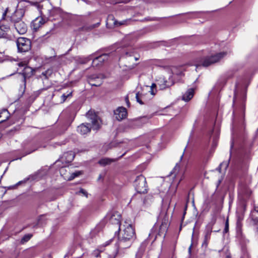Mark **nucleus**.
Wrapping results in <instances>:
<instances>
[{
    "label": "nucleus",
    "mask_w": 258,
    "mask_h": 258,
    "mask_svg": "<svg viewBox=\"0 0 258 258\" xmlns=\"http://www.w3.org/2000/svg\"><path fill=\"white\" fill-rule=\"evenodd\" d=\"M86 116L90 121V123H82L78 126L77 131L82 135L89 133L91 129L98 130L101 126L102 121L99 117L92 111H89Z\"/></svg>",
    "instance_id": "nucleus-1"
},
{
    "label": "nucleus",
    "mask_w": 258,
    "mask_h": 258,
    "mask_svg": "<svg viewBox=\"0 0 258 258\" xmlns=\"http://www.w3.org/2000/svg\"><path fill=\"white\" fill-rule=\"evenodd\" d=\"M24 14V11L20 9L17 10L12 17V21L14 23L15 28L19 34H24L27 31L26 24L21 21Z\"/></svg>",
    "instance_id": "nucleus-2"
},
{
    "label": "nucleus",
    "mask_w": 258,
    "mask_h": 258,
    "mask_svg": "<svg viewBox=\"0 0 258 258\" xmlns=\"http://www.w3.org/2000/svg\"><path fill=\"white\" fill-rule=\"evenodd\" d=\"M226 52H220L214 55L209 56L201 59L198 63L196 64L197 67L199 66L208 67L214 63L219 61L222 58L226 55Z\"/></svg>",
    "instance_id": "nucleus-3"
},
{
    "label": "nucleus",
    "mask_w": 258,
    "mask_h": 258,
    "mask_svg": "<svg viewBox=\"0 0 258 258\" xmlns=\"http://www.w3.org/2000/svg\"><path fill=\"white\" fill-rule=\"evenodd\" d=\"M17 46L19 52H26L30 50L31 42L28 38L20 37L17 40Z\"/></svg>",
    "instance_id": "nucleus-4"
},
{
    "label": "nucleus",
    "mask_w": 258,
    "mask_h": 258,
    "mask_svg": "<svg viewBox=\"0 0 258 258\" xmlns=\"http://www.w3.org/2000/svg\"><path fill=\"white\" fill-rule=\"evenodd\" d=\"M135 186L138 192L145 193L147 190V185L146 178L142 175L137 177L135 181Z\"/></svg>",
    "instance_id": "nucleus-5"
},
{
    "label": "nucleus",
    "mask_w": 258,
    "mask_h": 258,
    "mask_svg": "<svg viewBox=\"0 0 258 258\" xmlns=\"http://www.w3.org/2000/svg\"><path fill=\"white\" fill-rule=\"evenodd\" d=\"M123 238H128L130 239L134 240L136 238L135 230L131 224H128L124 229L123 233L120 236Z\"/></svg>",
    "instance_id": "nucleus-6"
},
{
    "label": "nucleus",
    "mask_w": 258,
    "mask_h": 258,
    "mask_svg": "<svg viewBox=\"0 0 258 258\" xmlns=\"http://www.w3.org/2000/svg\"><path fill=\"white\" fill-rule=\"evenodd\" d=\"M169 225L168 218L166 214L163 215V218L162 219V223L160 226L158 235H162L165 234L167 231L168 227Z\"/></svg>",
    "instance_id": "nucleus-7"
},
{
    "label": "nucleus",
    "mask_w": 258,
    "mask_h": 258,
    "mask_svg": "<svg viewBox=\"0 0 258 258\" xmlns=\"http://www.w3.org/2000/svg\"><path fill=\"white\" fill-rule=\"evenodd\" d=\"M47 22V20L42 17L36 18L31 23V28L35 31L38 30Z\"/></svg>",
    "instance_id": "nucleus-8"
},
{
    "label": "nucleus",
    "mask_w": 258,
    "mask_h": 258,
    "mask_svg": "<svg viewBox=\"0 0 258 258\" xmlns=\"http://www.w3.org/2000/svg\"><path fill=\"white\" fill-rule=\"evenodd\" d=\"M134 240L130 239L128 238H123L120 237L118 242V246L120 249H123L130 247Z\"/></svg>",
    "instance_id": "nucleus-9"
},
{
    "label": "nucleus",
    "mask_w": 258,
    "mask_h": 258,
    "mask_svg": "<svg viewBox=\"0 0 258 258\" xmlns=\"http://www.w3.org/2000/svg\"><path fill=\"white\" fill-rule=\"evenodd\" d=\"M114 115L116 118L118 120H121L125 118L127 115L126 109L122 107H118L115 111Z\"/></svg>",
    "instance_id": "nucleus-10"
},
{
    "label": "nucleus",
    "mask_w": 258,
    "mask_h": 258,
    "mask_svg": "<svg viewBox=\"0 0 258 258\" xmlns=\"http://www.w3.org/2000/svg\"><path fill=\"white\" fill-rule=\"evenodd\" d=\"M251 194V191L249 188L246 185H242L239 191V195L243 200H245L248 198Z\"/></svg>",
    "instance_id": "nucleus-11"
},
{
    "label": "nucleus",
    "mask_w": 258,
    "mask_h": 258,
    "mask_svg": "<svg viewBox=\"0 0 258 258\" xmlns=\"http://www.w3.org/2000/svg\"><path fill=\"white\" fill-rule=\"evenodd\" d=\"M174 84V82L172 80L171 81H167L165 80L164 78H160L157 81V84L159 86L160 89L164 90Z\"/></svg>",
    "instance_id": "nucleus-12"
},
{
    "label": "nucleus",
    "mask_w": 258,
    "mask_h": 258,
    "mask_svg": "<svg viewBox=\"0 0 258 258\" xmlns=\"http://www.w3.org/2000/svg\"><path fill=\"white\" fill-rule=\"evenodd\" d=\"M21 73L24 77V82L25 83L26 78H29L33 75V70L26 66L22 70Z\"/></svg>",
    "instance_id": "nucleus-13"
},
{
    "label": "nucleus",
    "mask_w": 258,
    "mask_h": 258,
    "mask_svg": "<svg viewBox=\"0 0 258 258\" xmlns=\"http://www.w3.org/2000/svg\"><path fill=\"white\" fill-rule=\"evenodd\" d=\"M136 98L137 101L142 105L146 103V102L148 100L147 94L144 93L143 92L137 93L136 94Z\"/></svg>",
    "instance_id": "nucleus-14"
},
{
    "label": "nucleus",
    "mask_w": 258,
    "mask_h": 258,
    "mask_svg": "<svg viewBox=\"0 0 258 258\" xmlns=\"http://www.w3.org/2000/svg\"><path fill=\"white\" fill-rule=\"evenodd\" d=\"M108 58V55L107 54H103L101 55H100L98 57H96L93 60V64L94 65H98L99 62H103L106 60H107Z\"/></svg>",
    "instance_id": "nucleus-15"
},
{
    "label": "nucleus",
    "mask_w": 258,
    "mask_h": 258,
    "mask_svg": "<svg viewBox=\"0 0 258 258\" xmlns=\"http://www.w3.org/2000/svg\"><path fill=\"white\" fill-rule=\"evenodd\" d=\"M194 94V89H189L182 96V99L185 101H188L193 97Z\"/></svg>",
    "instance_id": "nucleus-16"
},
{
    "label": "nucleus",
    "mask_w": 258,
    "mask_h": 258,
    "mask_svg": "<svg viewBox=\"0 0 258 258\" xmlns=\"http://www.w3.org/2000/svg\"><path fill=\"white\" fill-rule=\"evenodd\" d=\"M120 215L117 213L113 214L110 218V222L112 223L120 225Z\"/></svg>",
    "instance_id": "nucleus-17"
},
{
    "label": "nucleus",
    "mask_w": 258,
    "mask_h": 258,
    "mask_svg": "<svg viewBox=\"0 0 258 258\" xmlns=\"http://www.w3.org/2000/svg\"><path fill=\"white\" fill-rule=\"evenodd\" d=\"M212 232V228L209 227L208 229L206 232L205 235V239L203 243V245H205L206 246H207L208 241L209 239H210V235Z\"/></svg>",
    "instance_id": "nucleus-18"
},
{
    "label": "nucleus",
    "mask_w": 258,
    "mask_h": 258,
    "mask_svg": "<svg viewBox=\"0 0 258 258\" xmlns=\"http://www.w3.org/2000/svg\"><path fill=\"white\" fill-rule=\"evenodd\" d=\"M63 157L66 158V162L69 163L73 160L75 155L72 152H68L64 154Z\"/></svg>",
    "instance_id": "nucleus-19"
},
{
    "label": "nucleus",
    "mask_w": 258,
    "mask_h": 258,
    "mask_svg": "<svg viewBox=\"0 0 258 258\" xmlns=\"http://www.w3.org/2000/svg\"><path fill=\"white\" fill-rule=\"evenodd\" d=\"M9 29V26L2 24L0 26V38L4 37L5 36L6 32L8 31Z\"/></svg>",
    "instance_id": "nucleus-20"
},
{
    "label": "nucleus",
    "mask_w": 258,
    "mask_h": 258,
    "mask_svg": "<svg viewBox=\"0 0 258 258\" xmlns=\"http://www.w3.org/2000/svg\"><path fill=\"white\" fill-rule=\"evenodd\" d=\"M9 113L7 110H3L0 112V123L3 122L8 119Z\"/></svg>",
    "instance_id": "nucleus-21"
},
{
    "label": "nucleus",
    "mask_w": 258,
    "mask_h": 258,
    "mask_svg": "<svg viewBox=\"0 0 258 258\" xmlns=\"http://www.w3.org/2000/svg\"><path fill=\"white\" fill-rule=\"evenodd\" d=\"M115 160L113 159H111L109 158H104L101 159L99 161V163L101 165L105 166L106 165L111 163L112 162H113Z\"/></svg>",
    "instance_id": "nucleus-22"
},
{
    "label": "nucleus",
    "mask_w": 258,
    "mask_h": 258,
    "mask_svg": "<svg viewBox=\"0 0 258 258\" xmlns=\"http://www.w3.org/2000/svg\"><path fill=\"white\" fill-rule=\"evenodd\" d=\"M94 79L95 78L94 77H91L89 79V83L91 86H99L102 84V81L101 79L96 82V83H94Z\"/></svg>",
    "instance_id": "nucleus-23"
},
{
    "label": "nucleus",
    "mask_w": 258,
    "mask_h": 258,
    "mask_svg": "<svg viewBox=\"0 0 258 258\" xmlns=\"http://www.w3.org/2000/svg\"><path fill=\"white\" fill-rule=\"evenodd\" d=\"M32 237V234H27L25 235L21 239V243L24 244L25 242L28 241Z\"/></svg>",
    "instance_id": "nucleus-24"
},
{
    "label": "nucleus",
    "mask_w": 258,
    "mask_h": 258,
    "mask_svg": "<svg viewBox=\"0 0 258 258\" xmlns=\"http://www.w3.org/2000/svg\"><path fill=\"white\" fill-rule=\"evenodd\" d=\"M156 84H152L151 86L150 87V90L148 91L149 92H150L151 94L152 95H154L156 94V92L154 91L153 89L154 88H156Z\"/></svg>",
    "instance_id": "nucleus-25"
},
{
    "label": "nucleus",
    "mask_w": 258,
    "mask_h": 258,
    "mask_svg": "<svg viewBox=\"0 0 258 258\" xmlns=\"http://www.w3.org/2000/svg\"><path fill=\"white\" fill-rule=\"evenodd\" d=\"M72 94V92H70L67 95H66L65 94H62L61 96L62 102H64L65 100H66V99L67 98V97H68L69 96H71Z\"/></svg>",
    "instance_id": "nucleus-26"
},
{
    "label": "nucleus",
    "mask_w": 258,
    "mask_h": 258,
    "mask_svg": "<svg viewBox=\"0 0 258 258\" xmlns=\"http://www.w3.org/2000/svg\"><path fill=\"white\" fill-rule=\"evenodd\" d=\"M8 11H9V8H6V9L5 11V12L3 14V16H2V19H1V21H2V20H4L5 19V17H6V15H7V14Z\"/></svg>",
    "instance_id": "nucleus-27"
},
{
    "label": "nucleus",
    "mask_w": 258,
    "mask_h": 258,
    "mask_svg": "<svg viewBox=\"0 0 258 258\" xmlns=\"http://www.w3.org/2000/svg\"><path fill=\"white\" fill-rule=\"evenodd\" d=\"M81 172L80 171H78V172H74L72 174V176H71V178L72 179H73L75 177L79 176L80 174H81Z\"/></svg>",
    "instance_id": "nucleus-28"
},
{
    "label": "nucleus",
    "mask_w": 258,
    "mask_h": 258,
    "mask_svg": "<svg viewBox=\"0 0 258 258\" xmlns=\"http://www.w3.org/2000/svg\"><path fill=\"white\" fill-rule=\"evenodd\" d=\"M18 66L21 68V67H25L27 66V63L25 61H21L19 63H18Z\"/></svg>",
    "instance_id": "nucleus-29"
},
{
    "label": "nucleus",
    "mask_w": 258,
    "mask_h": 258,
    "mask_svg": "<svg viewBox=\"0 0 258 258\" xmlns=\"http://www.w3.org/2000/svg\"><path fill=\"white\" fill-rule=\"evenodd\" d=\"M80 192L84 196H85L86 198L88 197V193L87 192L84 190V189L81 188L80 190Z\"/></svg>",
    "instance_id": "nucleus-30"
},
{
    "label": "nucleus",
    "mask_w": 258,
    "mask_h": 258,
    "mask_svg": "<svg viewBox=\"0 0 258 258\" xmlns=\"http://www.w3.org/2000/svg\"><path fill=\"white\" fill-rule=\"evenodd\" d=\"M102 250H103L102 249H97V250H95V251H94L93 254H94V255L95 256H97H97H98L97 252H98V251H100H100H102Z\"/></svg>",
    "instance_id": "nucleus-31"
},
{
    "label": "nucleus",
    "mask_w": 258,
    "mask_h": 258,
    "mask_svg": "<svg viewBox=\"0 0 258 258\" xmlns=\"http://www.w3.org/2000/svg\"><path fill=\"white\" fill-rule=\"evenodd\" d=\"M228 220H227L226 224H225V227L224 231L225 232H227L228 231Z\"/></svg>",
    "instance_id": "nucleus-32"
},
{
    "label": "nucleus",
    "mask_w": 258,
    "mask_h": 258,
    "mask_svg": "<svg viewBox=\"0 0 258 258\" xmlns=\"http://www.w3.org/2000/svg\"><path fill=\"white\" fill-rule=\"evenodd\" d=\"M125 102L127 105L128 106H130V102H129V99L128 97L126 96L125 98Z\"/></svg>",
    "instance_id": "nucleus-33"
},
{
    "label": "nucleus",
    "mask_w": 258,
    "mask_h": 258,
    "mask_svg": "<svg viewBox=\"0 0 258 258\" xmlns=\"http://www.w3.org/2000/svg\"><path fill=\"white\" fill-rule=\"evenodd\" d=\"M126 21H122L118 23V25H122L125 24Z\"/></svg>",
    "instance_id": "nucleus-34"
},
{
    "label": "nucleus",
    "mask_w": 258,
    "mask_h": 258,
    "mask_svg": "<svg viewBox=\"0 0 258 258\" xmlns=\"http://www.w3.org/2000/svg\"><path fill=\"white\" fill-rule=\"evenodd\" d=\"M223 180V178H221V179H219L218 181V183H217V187H218V186L220 184L221 182H222Z\"/></svg>",
    "instance_id": "nucleus-35"
},
{
    "label": "nucleus",
    "mask_w": 258,
    "mask_h": 258,
    "mask_svg": "<svg viewBox=\"0 0 258 258\" xmlns=\"http://www.w3.org/2000/svg\"><path fill=\"white\" fill-rule=\"evenodd\" d=\"M112 241V239L110 240L109 241L106 242L104 245V246H105L106 245H108L109 244V243Z\"/></svg>",
    "instance_id": "nucleus-36"
},
{
    "label": "nucleus",
    "mask_w": 258,
    "mask_h": 258,
    "mask_svg": "<svg viewBox=\"0 0 258 258\" xmlns=\"http://www.w3.org/2000/svg\"><path fill=\"white\" fill-rule=\"evenodd\" d=\"M135 124H139L140 123V120H136L134 121Z\"/></svg>",
    "instance_id": "nucleus-37"
},
{
    "label": "nucleus",
    "mask_w": 258,
    "mask_h": 258,
    "mask_svg": "<svg viewBox=\"0 0 258 258\" xmlns=\"http://www.w3.org/2000/svg\"><path fill=\"white\" fill-rule=\"evenodd\" d=\"M254 210H255V211L258 212V205L254 207Z\"/></svg>",
    "instance_id": "nucleus-38"
},
{
    "label": "nucleus",
    "mask_w": 258,
    "mask_h": 258,
    "mask_svg": "<svg viewBox=\"0 0 258 258\" xmlns=\"http://www.w3.org/2000/svg\"><path fill=\"white\" fill-rule=\"evenodd\" d=\"M222 164H221L219 165V167L217 168V169L219 170V172H220V170H221V167L222 166Z\"/></svg>",
    "instance_id": "nucleus-39"
},
{
    "label": "nucleus",
    "mask_w": 258,
    "mask_h": 258,
    "mask_svg": "<svg viewBox=\"0 0 258 258\" xmlns=\"http://www.w3.org/2000/svg\"><path fill=\"white\" fill-rule=\"evenodd\" d=\"M184 175L183 174V175L181 176V178H180V180H179V182H180V181H181V180L184 178Z\"/></svg>",
    "instance_id": "nucleus-40"
},
{
    "label": "nucleus",
    "mask_w": 258,
    "mask_h": 258,
    "mask_svg": "<svg viewBox=\"0 0 258 258\" xmlns=\"http://www.w3.org/2000/svg\"><path fill=\"white\" fill-rule=\"evenodd\" d=\"M183 155H184V153H183L182 155L181 156L180 158V161L182 159L183 157Z\"/></svg>",
    "instance_id": "nucleus-41"
},
{
    "label": "nucleus",
    "mask_w": 258,
    "mask_h": 258,
    "mask_svg": "<svg viewBox=\"0 0 258 258\" xmlns=\"http://www.w3.org/2000/svg\"><path fill=\"white\" fill-rule=\"evenodd\" d=\"M113 23H114L115 25H118V24H117V23H116V21H114V22H113Z\"/></svg>",
    "instance_id": "nucleus-42"
},
{
    "label": "nucleus",
    "mask_w": 258,
    "mask_h": 258,
    "mask_svg": "<svg viewBox=\"0 0 258 258\" xmlns=\"http://www.w3.org/2000/svg\"><path fill=\"white\" fill-rule=\"evenodd\" d=\"M109 258H114V257L111 256H110Z\"/></svg>",
    "instance_id": "nucleus-43"
},
{
    "label": "nucleus",
    "mask_w": 258,
    "mask_h": 258,
    "mask_svg": "<svg viewBox=\"0 0 258 258\" xmlns=\"http://www.w3.org/2000/svg\"><path fill=\"white\" fill-rule=\"evenodd\" d=\"M135 59L137 60H138V58L136 57V58H135Z\"/></svg>",
    "instance_id": "nucleus-44"
},
{
    "label": "nucleus",
    "mask_w": 258,
    "mask_h": 258,
    "mask_svg": "<svg viewBox=\"0 0 258 258\" xmlns=\"http://www.w3.org/2000/svg\"><path fill=\"white\" fill-rule=\"evenodd\" d=\"M179 182H180L179 181V182H178V184H177V185H178V184H179Z\"/></svg>",
    "instance_id": "nucleus-45"
}]
</instances>
